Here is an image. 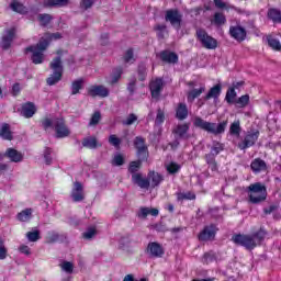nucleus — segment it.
<instances>
[{"mask_svg":"<svg viewBox=\"0 0 281 281\" xmlns=\"http://www.w3.org/2000/svg\"><path fill=\"white\" fill-rule=\"evenodd\" d=\"M43 127L45 131L48 128H54L56 133V137L63 139L65 137H69L71 135V131L65 123V119H44L43 122Z\"/></svg>","mask_w":281,"mask_h":281,"instance_id":"5","label":"nucleus"},{"mask_svg":"<svg viewBox=\"0 0 281 281\" xmlns=\"http://www.w3.org/2000/svg\"><path fill=\"white\" fill-rule=\"evenodd\" d=\"M250 168L252 172H262V170H267V162L260 158H256L252 160Z\"/></svg>","mask_w":281,"mask_h":281,"instance_id":"23","label":"nucleus"},{"mask_svg":"<svg viewBox=\"0 0 281 281\" xmlns=\"http://www.w3.org/2000/svg\"><path fill=\"white\" fill-rule=\"evenodd\" d=\"M267 41H268L269 47H271L276 52H281V44L279 40L272 37L271 35H268Z\"/></svg>","mask_w":281,"mask_h":281,"instance_id":"36","label":"nucleus"},{"mask_svg":"<svg viewBox=\"0 0 281 281\" xmlns=\"http://www.w3.org/2000/svg\"><path fill=\"white\" fill-rule=\"evenodd\" d=\"M65 54H67V52L57 50V57H55L49 64L53 71V74L46 80L49 87H53V85H58V82L63 80V56H65Z\"/></svg>","mask_w":281,"mask_h":281,"instance_id":"3","label":"nucleus"},{"mask_svg":"<svg viewBox=\"0 0 281 281\" xmlns=\"http://www.w3.org/2000/svg\"><path fill=\"white\" fill-rule=\"evenodd\" d=\"M194 199H196V195L193 193H180L178 195V201H183V200L193 201Z\"/></svg>","mask_w":281,"mask_h":281,"instance_id":"55","label":"nucleus"},{"mask_svg":"<svg viewBox=\"0 0 281 281\" xmlns=\"http://www.w3.org/2000/svg\"><path fill=\"white\" fill-rule=\"evenodd\" d=\"M82 146L85 148H90V149L98 148V138H95L94 136L86 137L82 140Z\"/></svg>","mask_w":281,"mask_h":281,"instance_id":"30","label":"nucleus"},{"mask_svg":"<svg viewBox=\"0 0 281 281\" xmlns=\"http://www.w3.org/2000/svg\"><path fill=\"white\" fill-rule=\"evenodd\" d=\"M58 38H63V35H60V33H53V34L46 33L40 40L36 46H30L29 48H26V52L32 53V56H31L32 63H34V65H41L45 58V55L43 54V52L47 49L52 41H58Z\"/></svg>","mask_w":281,"mask_h":281,"instance_id":"1","label":"nucleus"},{"mask_svg":"<svg viewBox=\"0 0 281 281\" xmlns=\"http://www.w3.org/2000/svg\"><path fill=\"white\" fill-rule=\"evenodd\" d=\"M204 92H205V87H202L200 89H193V90L189 91L188 101L194 102V100H196V98H199V95H201V93H204Z\"/></svg>","mask_w":281,"mask_h":281,"instance_id":"34","label":"nucleus"},{"mask_svg":"<svg viewBox=\"0 0 281 281\" xmlns=\"http://www.w3.org/2000/svg\"><path fill=\"white\" fill-rule=\"evenodd\" d=\"M63 271H65L66 273H74V263L69 262V261H64L60 263L59 266Z\"/></svg>","mask_w":281,"mask_h":281,"instance_id":"47","label":"nucleus"},{"mask_svg":"<svg viewBox=\"0 0 281 281\" xmlns=\"http://www.w3.org/2000/svg\"><path fill=\"white\" fill-rule=\"evenodd\" d=\"M216 236V226L210 225L205 226L204 229L199 234V240L207 241V240H214V237Z\"/></svg>","mask_w":281,"mask_h":281,"instance_id":"13","label":"nucleus"},{"mask_svg":"<svg viewBox=\"0 0 281 281\" xmlns=\"http://www.w3.org/2000/svg\"><path fill=\"white\" fill-rule=\"evenodd\" d=\"M36 113V106L33 103H26L22 106V115L24 117H32Z\"/></svg>","mask_w":281,"mask_h":281,"instance_id":"26","label":"nucleus"},{"mask_svg":"<svg viewBox=\"0 0 281 281\" xmlns=\"http://www.w3.org/2000/svg\"><path fill=\"white\" fill-rule=\"evenodd\" d=\"M109 144H111V146H114V148H120V144H122V139L117 137V135L112 134L109 136Z\"/></svg>","mask_w":281,"mask_h":281,"instance_id":"43","label":"nucleus"},{"mask_svg":"<svg viewBox=\"0 0 281 281\" xmlns=\"http://www.w3.org/2000/svg\"><path fill=\"white\" fill-rule=\"evenodd\" d=\"M225 100L228 104H234V100H236V90L234 88L227 90Z\"/></svg>","mask_w":281,"mask_h":281,"instance_id":"42","label":"nucleus"},{"mask_svg":"<svg viewBox=\"0 0 281 281\" xmlns=\"http://www.w3.org/2000/svg\"><path fill=\"white\" fill-rule=\"evenodd\" d=\"M26 238L30 243H36V240H41V232L33 231L26 233Z\"/></svg>","mask_w":281,"mask_h":281,"instance_id":"41","label":"nucleus"},{"mask_svg":"<svg viewBox=\"0 0 281 281\" xmlns=\"http://www.w3.org/2000/svg\"><path fill=\"white\" fill-rule=\"evenodd\" d=\"M123 60L124 63H130V64L135 63V55L133 54V49L130 48L125 52Z\"/></svg>","mask_w":281,"mask_h":281,"instance_id":"48","label":"nucleus"},{"mask_svg":"<svg viewBox=\"0 0 281 281\" xmlns=\"http://www.w3.org/2000/svg\"><path fill=\"white\" fill-rule=\"evenodd\" d=\"M278 210V205L272 204L269 207L263 209L265 214H272V212H276Z\"/></svg>","mask_w":281,"mask_h":281,"instance_id":"64","label":"nucleus"},{"mask_svg":"<svg viewBox=\"0 0 281 281\" xmlns=\"http://www.w3.org/2000/svg\"><path fill=\"white\" fill-rule=\"evenodd\" d=\"M5 258H8V249L3 245V239L0 238V260H5Z\"/></svg>","mask_w":281,"mask_h":281,"instance_id":"54","label":"nucleus"},{"mask_svg":"<svg viewBox=\"0 0 281 281\" xmlns=\"http://www.w3.org/2000/svg\"><path fill=\"white\" fill-rule=\"evenodd\" d=\"M237 104L240 106H247L249 104V94H244L237 100Z\"/></svg>","mask_w":281,"mask_h":281,"instance_id":"57","label":"nucleus"},{"mask_svg":"<svg viewBox=\"0 0 281 281\" xmlns=\"http://www.w3.org/2000/svg\"><path fill=\"white\" fill-rule=\"evenodd\" d=\"M166 24H157L155 26V30H157L159 33H158V36L159 38H164V32H166Z\"/></svg>","mask_w":281,"mask_h":281,"instance_id":"59","label":"nucleus"},{"mask_svg":"<svg viewBox=\"0 0 281 281\" xmlns=\"http://www.w3.org/2000/svg\"><path fill=\"white\" fill-rule=\"evenodd\" d=\"M176 117L177 120H186L188 117V105L186 103H179L178 108L176 109Z\"/></svg>","mask_w":281,"mask_h":281,"instance_id":"24","label":"nucleus"},{"mask_svg":"<svg viewBox=\"0 0 281 281\" xmlns=\"http://www.w3.org/2000/svg\"><path fill=\"white\" fill-rule=\"evenodd\" d=\"M165 120H166V112H164L161 108H158L155 124H164Z\"/></svg>","mask_w":281,"mask_h":281,"instance_id":"44","label":"nucleus"},{"mask_svg":"<svg viewBox=\"0 0 281 281\" xmlns=\"http://www.w3.org/2000/svg\"><path fill=\"white\" fill-rule=\"evenodd\" d=\"M250 203L258 204L267 201V187L260 182L252 183L248 187Z\"/></svg>","mask_w":281,"mask_h":281,"instance_id":"6","label":"nucleus"},{"mask_svg":"<svg viewBox=\"0 0 281 281\" xmlns=\"http://www.w3.org/2000/svg\"><path fill=\"white\" fill-rule=\"evenodd\" d=\"M142 145V161H146V164H150V161L148 160L149 154H148V147L144 144Z\"/></svg>","mask_w":281,"mask_h":281,"instance_id":"53","label":"nucleus"},{"mask_svg":"<svg viewBox=\"0 0 281 281\" xmlns=\"http://www.w3.org/2000/svg\"><path fill=\"white\" fill-rule=\"evenodd\" d=\"M214 4L218 10H225L227 8V3L223 2V0H214Z\"/></svg>","mask_w":281,"mask_h":281,"instance_id":"63","label":"nucleus"},{"mask_svg":"<svg viewBox=\"0 0 281 281\" xmlns=\"http://www.w3.org/2000/svg\"><path fill=\"white\" fill-rule=\"evenodd\" d=\"M20 254H24L25 256H30L32 254V250L29 248V246L22 245L19 247Z\"/></svg>","mask_w":281,"mask_h":281,"instance_id":"62","label":"nucleus"},{"mask_svg":"<svg viewBox=\"0 0 281 281\" xmlns=\"http://www.w3.org/2000/svg\"><path fill=\"white\" fill-rule=\"evenodd\" d=\"M38 21L41 25H47L49 24V21H52V15L49 14H40L38 15Z\"/></svg>","mask_w":281,"mask_h":281,"instance_id":"56","label":"nucleus"},{"mask_svg":"<svg viewBox=\"0 0 281 281\" xmlns=\"http://www.w3.org/2000/svg\"><path fill=\"white\" fill-rule=\"evenodd\" d=\"M4 157H8V159L14 164L23 161V154L14 148H8L4 153Z\"/></svg>","mask_w":281,"mask_h":281,"instance_id":"20","label":"nucleus"},{"mask_svg":"<svg viewBox=\"0 0 281 281\" xmlns=\"http://www.w3.org/2000/svg\"><path fill=\"white\" fill-rule=\"evenodd\" d=\"M211 150H212L211 153H213V155H215L216 157V155H218L220 153H222V150H224V146L223 144L215 142L213 143Z\"/></svg>","mask_w":281,"mask_h":281,"instance_id":"51","label":"nucleus"},{"mask_svg":"<svg viewBox=\"0 0 281 281\" xmlns=\"http://www.w3.org/2000/svg\"><path fill=\"white\" fill-rule=\"evenodd\" d=\"M11 10H13V12H18L19 14H25V12H27V8L16 1L11 3Z\"/></svg>","mask_w":281,"mask_h":281,"instance_id":"38","label":"nucleus"},{"mask_svg":"<svg viewBox=\"0 0 281 281\" xmlns=\"http://www.w3.org/2000/svg\"><path fill=\"white\" fill-rule=\"evenodd\" d=\"M218 95H221V85L211 88L209 93L204 97V100H212V98L216 99Z\"/></svg>","mask_w":281,"mask_h":281,"instance_id":"32","label":"nucleus"},{"mask_svg":"<svg viewBox=\"0 0 281 281\" xmlns=\"http://www.w3.org/2000/svg\"><path fill=\"white\" fill-rule=\"evenodd\" d=\"M212 23H214V25H217L218 27H221V25H225V23H227V19L225 18L224 13L216 12L213 16Z\"/></svg>","mask_w":281,"mask_h":281,"instance_id":"31","label":"nucleus"},{"mask_svg":"<svg viewBox=\"0 0 281 281\" xmlns=\"http://www.w3.org/2000/svg\"><path fill=\"white\" fill-rule=\"evenodd\" d=\"M91 5H93V0H81L80 7L83 10H89V8H91Z\"/></svg>","mask_w":281,"mask_h":281,"instance_id":"60","label":"nucleus"},{"mask_svg":"<svg viewBox=\"0 0 281 281\" xmlns=\"http://www.w3.org/2000/svg\"><path fill=\"white\" fill-rule=\"evenodd\" d=\"M214 261H216V255L214 254V251H209L204 254L203 262H205L206 265H210V262H214Z\"/></svg>","mask_w":281,"mask_h":281,"instance_id":"45","label":"nucleus"},{"mask_svg":"<svg viewBox=\"0 0 281 281\" xmlns=\"http://www.w3.org/2000/svg\"><path fill=\"white\" fill-rule=\"evenodd\" d=\"M123 70L121 67L114 68L112 72L105 77V80L108 85H117L120 82V79L122 78Z\"/></svg>","mask_w":281,"mask_h":281,"instance_id":"19","label":"nucleus"},{"mask_svg":"<svg viewBox=\"0 0 281 281\" xmlns=\"http://www.w3.org/2000/svg\"><path fill=\"white\" fill-rule=\"evenodd\" d=\"M0 137H2V139H8L9 142L12 140V132L10 131L9 124L4 123L0 126Z\"/></svg>","mask_w":281,"mask_h":281,"instance_id":"29","label":"nucleus"},{"mask_svg":"<svg viewBox=\"0 0 281 281\" xmlns=\"http://www.w3.org/2000/svg\"><path fill=\"white\" fill-rule=\"evenodd\" d=\"M229 34L235 41L243 42L247 38V31L243 26H231Z\"/></svg>","mask_w":281,"mask_h":281,"instance_id":"15","label":"nucleus"},{"mask_svg":"<svg viewBox=\"0 0 281 281\" xmlns=\"http://www.w3.org/2000/svg\"><path fill=\"white\" fill-rule=\"evenodd\" d=\"M142 216H143V218H146V216H159V210L150 209V207H143Z\"/></svg>","mask_w":281,"mask_h":281,"instance_id":"40","label":"nucleus"},{"mask_svg":"<svg viewBox=\"0 0 281 281\" xmlns=\"http://www.w3.org/2000/svg\"><path fill=\"white\" fill-rule=\"evenodd\" d=\"M260 135V132H251L248 133L241 143H238V148L240 150H246V148H251L258 142V137Z\"/></svg>","mask_w":281,"mask_h":281,"instance_id":"11","label":"nucleus"},{"mask_svg":"<svg viewBox=\"0 0 281 281\" xmlns=\"http://www.w3.org/2000/svg\"><path fill=\"white\" fill-rule=\"evenodd\" d=\"M268 19L273 23H281V11L278 9H269L268 10Z\"/></svg>","mask_w":281,"mask_h":281,"instance_id":"28","label":"nucleus"},{"mask_svg":"<svg viewBox=\"0 0 281 281\" xmlns=\"http://www.w3.org/2000/svg\"><path fill=\"white\" fill-rule=\"evenodd\" d=\"M109 88L106 86L102 85H94L88 88V94L91 95V98H109Z\"/></svg>","mask_w":281,"mask_h":281,"instance_id":"12","label":"nucleus"},{"mask_svg":"<svg viewBox=\"0 0 281 281\" xmlns=\"http://www.w3.org/2000/svg\"><path fill=\"white\" fill-rule=\"evenodd\" d=\"M100 120H102L100 112H94L89 122V126H98V124H100Z\"/></svg>","mask_w":281,"mask_h":281,"instance_id":"46","label":"nucleus"},{"mask_svg":"<svg viewBox=\"0 0 281 281\" xmlns=\"http://www.w3.org/2000/svg\"><path fill=\"white\" fill-rule=\"evenodd\" d=\"M160 59L162 63H168L169 65H175L179 63V56L177 53H172L170 50H162L160 53Z\"/></svg>","mask_w":281,"mask_h":281,"instance_id":"18","label":"nucleus"},{"mask_svg":"<svg viewBox=\"0 0 281 281\" xmlns=\"http://www.w3.org/2000/svg\"><path fill=\"white\" fill-rule=\"evenodd\" d=\"M95 234H98L95 227H89L87 232L83 233V238H86V240H91V238H93Z\"/></svg>","mask_w":281,"mask_h":281,"instance_id":"49","label":"nucleus"},{"mask_svg":"<svg viewBox=\"0 0 281 281\" xmlns=\"http://www.w3.org/2000/svg\"><path fill=\"white\" fill-rule=\"evenodd\" d=\"M165 168L169 175H177V172H179V170H181V165H179L175 161H171L169 164H166Z\"/></svg>","mask_w":281,"mask_h":281,"instance_id":"33","label":"nucleus"},{"mask_svg":"<svg viewBox=\"0 0 281 281\" xmlns=\"http://www.w3.org/2000/svg\"><path fill=\"white\" fill-rule=\"evenodd\" d=\"M188 131H190V125H188V123L184 124H180L178 126H176V128L172 131V133L175 135H178V137H186V133H188Z\"/></svg>","mask_w":281,"mask_h":281,"instance_id":"27","label":"nucleus"},{"mask_svg":"<svg viewBox=\"0 0 281 281\" xmlns=\"http://www.w3.org/2000/svg\"><path fill=\"white\" fill-rule=\"evenodd\" d=\"M149 89H150L151 98L154 100H159L161 95V91H164V79L156 78L151 80L149 83Z\"/></svg>","mask_w":281,"mask_h":281,"instance_id":"10","label":"nucleus"},{"mask_svg":"<svg viewBox=\"0 0 281 281\" xmlns=\"http://www.w3.org/2000/svg\"><path fill=\"white\" fill-rule=\"evenodd\" d=\"M44 159H45V164L47 166H49L52 164V149L50 148H46L44 150Z\"/></svg>","mask_w":281,"mask_h":281,"instance_id":"58","label":"nucleus"},{"mask_svg":"<svg viewBox=\"0 0 281 281\" xmlns=\"http://www.w3.org/2000/svg\"><path fill=\"white\" fill-rule=\"evenodd\" d=\"M85 85V80L83 79H78L75 80L71 85V93L72 95H76L78 93H80V89H82V86Z\"/></svg>","mask_w":281,"mask_h":281,"instance_id":"37","label":"nucleus"},{"mask_svg":"<svg viewBox=\"0 0 281 281\" xmlns=\"http://www.w3.org/2000/svg\"><path fill=\"white\" fill-rule=\"evenodd\" d=\"M165 21L170 23L176 30H181V21H183V15L177 9L167 10L165 13Z\"/></svg>","mask_w":281,"mask_h":281,"instance_id":"8","label":"nucleus"},{"mask_svg":"<svg viewBox=\"0 0 281 281\" xmlns=\"http://www.w3.org/2000/svg\"><path fill=\"white\" fill-rule=\"evenodd\" d=\"M228 123L229 122L225 120L216 124V123L207 122L196 116L194 119L193 125L195 126V128H201L202 131H205L206 133H211L212 135H223V133H225V128H227Z\"/></svg>","mask_w":281,"mask_h":281,"instance_id":"4","label":"nucleus"},{"mask_svg":"<svg viewBox=\"0 0 281 281\" xmlns=\"http://www.w3.org/2000/svg\"><path fill=\"white\" fill-rule=\"evenodd\" d=\"M195 36L201 43L202 47H204L205 49H216V47H218V42L216 41V38L210 36V34H207V31L203 29H198L195 32Z\"/></svg>","mask_w":281,"mask_h":281,"instance_id":"7","label":"nucleus"},{"mask_svg":"<svg viewBox=\"0 0 281 281\" xmlns=\"http://www.w3.org/2000/svg\"><path fill=\"white\" fill-rule=\"evenodd\" d=\"M142 168V161L135 160L130 162L128 172L132 175V181L139 188H142V173H139V170Z\"/></svg>","mask_w":281,"mask_h":281,"instance_id":"9","label":"nucleus"},{"mask_svg":"<svg viewBox=\"0 0 281 281\" xmlns=\"http://www.w3.org/2000/svg\"><path fill=\"white\" fill-rule=\"evenodd\" d=\"M71 0H45L44 8H67Z\"/></svg>","mask_w":281,"mask_h":281,"instance_id":"21","label":"nucleus"},{"mask_svg":"<svg viewBox=\"0 0 281 281\" xmlns=\"http://www.w3.org/2000/svg\"><path fill=\"white\" fill-rule=\"evenodd\" d=\"M18 218L25 223L32 218V209H26L18 214Z\"/></svg>","mask_w":281,"mask_h":281,"instance_id":"39","label":"nucleus"},{"mask_svg":"<svg viewBox=\"0 0 281 281\" xmlns=\"http://www.w3.org/2000/svg\"><path fill=\"white\" fill-rule=\"evenodd\" d=\"M265 236H267V232L265 229H259L258 232L251 234V235H234L232 237L233 243L235 245H240L241 247H245L246 249H256L258 245H262V240H265Z\"/></svg>","mask_w":281,"mask_h":281,"instance_id":"2","label":"nucleus"},{"mask_svg":"<svg viewBox=\"0 0 281 281\" xmlns=\"http://www.w3.org/2000/svg\"><path fill=\"white\" fill-rule=\"evenodd\" d=\"M148 179L151 183V188H157V186H159L164 181V177L155 171L148 173Z\"/></svg>","mask_w":281,"mask_h":281,"instance_id":"25","label":"nucleus"},{"mask_svg":"<svg viewBox=\"0 0 281 281\" xmlns=\"http://www.w3.org/2000/svg\"><path fill=\"white\" fill-rule=\"evenodd\" d=\"M56 240H58V233H48L47 243H56Z\"/></svg>","mask_w":281,"mask_h":281,"instance_id":"61","label":"nucleus"},{"mask_svg":"<svg viewBox=\"0 0 281 281\" xmlns=\"http://www.w3.org/2000/svg\"><path fill=\"white\" fill-rule=\"evenodd\" d=\"M240 131H241L240 121H235L231 124V127H229L231 135H234L235 137H240Z\"/></svg>","mask_w":281,"mask_h":281,"instance_id":"35","label":"nucleus"},{"mask_svg":"<svg viewBox=\"0 0 281 281\" xmlns=\"http://www.w3.org/2000/svg\"><path fill=\"white\" fill-rule=\"evenodd\" d=\"M204 159L213 172L218 170V162H216V155H214V153L206 154Z\"/></svg>","mask_w":281,"mask_h":281,"instance_id":"22","label":"nucleus"},{"mask_svg":"<svg viewBox=\"0 0 281 281\" xmlns=\"http://www.w3.org/2000/svg\"><path fill=\"white\" fill-rule=\"evenodd\" d=\"M71 198H72V201H75L76 203L80 201H85V191L82 188V183L75 182L72 192H71Z\"/></svg>","mask_w":281,"mask_h":281,"instance_id":"16","label":"nucleus"},{"mask_svg":"<svg viewBox=\"0 0 281 281\" xmlns=\"http://www.w3.org/2000/svg\"><path fill=\"white\" fill-rule=\"evenodd\" d=\"M147 254L153 258H161L164 256V247L156 241L149 243L147 246Z\"/></svg>","mask_w":281,"mask_h":281,"instance_id":"14","label":"nucleus"},{"mask_svg":"<svg viewBox=\"0 0 281 281\" xmlns=\"http://www.w3.org/2000/svg\"><path fill=\"white\" fill-rule=\"evenodd\" d=\"M14 29H10L5 31L4 35L2 36V41L0 43V46L2 49H9V47L12 45V41H14V34H15Z\"/></svg>","mask_w":281,"mask_h":281,"instance_id":"17","label":"nucleus"},{"mask_svg":"<svg viewBox=\"0 0 281 281\" xmlns=\"http://www.w3.org/2000/svg\"><path fill=\"white\" fill-rule=\"evenodd\" d=\"M112 166H124V156L122 154H116L112 159Z\"/></svg>","mask_w":281,"mask_h":281,"instance_id":"50","label":"nucleus"},{"mask_svg":"<svg viewBox=\"0 0 281 281\" xmlns=\"http://www.w3.org/2000/svg\"><path fill=\"white\" fill-rule=\"evenodd\" d=\"M137 122V115L130 114L125 120L122 121V124L125 126H131L132 124H135Z\"/></svg>","mask_w":281,"mask_h":281,"instance_id":"52","label":"nucleus"}]
</instances>
